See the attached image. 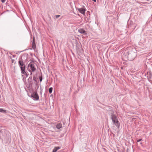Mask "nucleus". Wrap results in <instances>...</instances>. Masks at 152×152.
Masks as SVG:
<instances>
[{
	"label": "nucleus",
	"instance_id": "obj_1",
	"mask_svg": "<svg viewBox=\"0 0 152 152\" xmlns=\"http://www.w3.org/2000/svg\"><path fill=\"white\" fill-rule=\"evenodd\" d=\"M137 50L135 49H132L131 51L128 52V55L129 61H132L137 56Z\"/></svg>",
	"mask_w": 152,
	"mask_h": 152
},
{
	"label": "nucleus",
	"instance_id": "obj_2",
	"mask_svg": "<svg viewBox=\"0 0 152 152\" xmlns=\"http://www.w3.org/2000/svg\"><path fill=\"white\" fill-rule=\"evenodd\" d=\"M18 64L19 66L21 69V74H22L25 75L26 77H28V74L25 71L26 68L25 64H24L22 59L21 60H19L18 61Z\"/></svg>",
	"mask_w": 152,
	"mask_h": 152
},
{
	"label": "nucleus",
	"instance_id": "obj_3",
	"mask_svg": "<svg viewBox=\"0 0 152 152\" xmlns=\"http://www.w3.org/2000/svg\"><path fill=\"white\" fill-rule=\"evenodd\" d=\"M111 118L112 120L113 124H114L118 128H119L120 126V124L118 121L117 117L114 114V112H112Z\"/></svg>",
	"mask_w": 152,
	"mask_h": 152
},
{
	"label": "nucleus",
	"instance_id": "obj_4",
	"mask_svg": "<svg viewBox=\"0 0 152 152\" xmlns=\"http://www.w3.org/2000/svg\"><path fill=\"white\" fill-rule=\"evenodd\" d=\"M35 66L34 63L33 62H31L28 65V69H30L32 72H34L36 70Z\"/></svg>",
	"mask_w": 152,
	"mask_h": 152
},
{
	"label": "nucleus",
	"instance_id": "obj_5",
	"mask_svg": "<svg viewBox=\"0 0 152 152\" xmlns=\"http://www.w3.org/2000/svg\"><path fill=\"white\" fill-rule=\"evenodd\" d=\"M128 52H126L124 53L122 56V59L124 61H126L127 60H129V57L128 55Z\"/></svg>",
	"mask_w": 152,
	"mask_h": 152
},
{
	"label": "nucleus",
	"instance_id": "obj_6",
	"mask_svg": "<svg viewBox=\"0 0 152 152\" xmlns=\"http://www.w3.org/2000/svg\"><path fill=\"white\" fill-rule=\"evenodd\" d=\"M78 32L80 34H84L86 35L87 33L86 31H85L82 28H80L78 30Z\"/></svg>",
	"mask_w": 152,
	"mask_h": 152
},
{
	"label": "nucleus",
	"instance_id": "obj_7",
	"mask_svg": "<svg viewBox=\"0 0 152 152\" xmlns=\"http://www.w3.org/2000/svg\"><path fill=\"white\" fill-rule=\"evenodd\" d=\"M31 96L35 100H38L39 99V96L36 93H34Z\"/></svg>",
	"mask_w": 152,
	"mask_h": 152
},
{
	"label": "nucleus",
	"instance_id": "obj_8",
	"mask_svg": "<svg viewBox=\"0 0 152 152\" xmlns=\"http://www.w3.org/2000/svg\"><path fill=\"white\" fill-rule=\"evenodd\" d=\"M78 10L80 12V13L83 14H85L86 9L83 8H82L78 9Z\"/></svg>",
	"mask_w": 152,
	"mask_h": 152
},
{
	"label": "nucleus",
	"instance_id": "obj_9",
	"mask_svg": "<svg viewBox=\"0 0 152 152\" xmlns=\"http://www.w3.org/2000/svg\"><path fill=\"white\" fill-rule=\"evenodd\" d=\"M32 48L33 49H35L36 48V45L35 42L34 38H33V40Z\"/></svg>",
	"mask_w": 152,
	"mask_h": 152
},
{
	"label": "nucleus",
	"instance_id": "obj_10",
	"mask_svg": "<svg viewBox=\"0 0 152 152\" xmlns=\"http://www.w3.org/2000/svg\"><path fill=\"white\" fill-rule=\"evenodd\" d=\"M60 148L59 147H55L53 149V152H56L57 150L59 149Z\"/></svg>",
	"mask_w": 152,
	"mask_h": 152
},
{
	"label": "nucleus",
	"instance_id": "obj_11",
	"mask_svg": "<svg viewBox=\"0 0 152 152\" xmlns=\"http://www.w3.org/2000/svg\"><path fill=\"white\" fill-rule=\"evenodd\" d=\"M62 127V124L61 123H59L56 125V128L58 129H59Z\"/></svg>",
	"mask_w": 152,
	"mask_h": 152
},
{
	"label": "nucleus",
	"instance_id": "obj_12",
	"mask_svg": "<svg viewBox=\"0 0 152 152\" xmlns=\"http://www.w3.org/2000/svg\"><path fill=\"white\" fill-rule=\"evenodd\" d=\"M52 90H53V88L52 87L50 88H49V91L50 93H51L52 92Z\"/></svg>",
	"mask_w": 152,
	"mask_h": 152
},
{
	"label": "nucleus",
	"instance_id": "obj_13",
	"mask_svg": "<svg viewBox=\"0 0 152 152\" xmlns=\"http://www.w3.org/2000/svg\"><path fill=\"white\" fill-rule=\"evenodd\" d=\"M6 111V110H4L2 109H0V112H5Z\"/></svg>",
	"mask_w": 152,
	"mask_h": 152
},
{
	"label": "nucleus",
	"instance_id": "obj_14",
	"mask_svg": "<svg viewBox=\"0 0 152 152\" xmlns=\"http://www.w3.org/2000/svg\"><path fill=\"white\" fill-rule=\"evenodd\" d=\"M29 72H30V75H32V72L31 71V69H28V70Z\"/></svg>",
	"mask_w": 152,
	"mask_h": 152
},
{
	"label": "nucleus",
	"instance_id": "obj_15",
	"mask_svg": "<svg viewBox=\"0 0 152 152\" xmlns=\"http://www.w3.org/2000/svg\"><path fill=\"white\" fill-rule=\"evenodd\" d=\"M39 80L40 82H41L42 80V76L39 77Z\"/></svg>",
	"mask_w": 152,
	"mask_h": 152
},
{
	"label": "nucleus",
	"instance_id": "obj_16",
	"mask_svg": "<svg viewBox=\"0 0 152 152\" xmlns=\"http://www.w3.org/2000/svg\"><path fill=\"white\" fill-rule=\"evenodd\" d=\"M60 16V15H56V18H58Z\"/></svg>",
	"mask_w": 152,
	"mask_h": 152
},
{
	"label": "nucleus",
	"instance_id": "obj_17",
	"mask_svg": "<svg viewBox=\"0 0 152 152\" xmlns=\"http://www.w3.org/2000/svg\"><path fill=\"white\" fill-rule=\"evenodd\" d=\"M141 140H142V139H139V140H137V142H139Z\"/></svg>",
	"mask_w": 152,
	"mask_h": 152
},
{
	"label": "nucleus",
	"instance_id": "obj_18",
	"mask_svg": "<svg viewBox=\"0 0 152 152\" xmlns=\"http://www.w3.org/2000/svg\"><path fill=\"white\" fill-rule=\"evenodd\" d=\"M1 0V2L3 3H4L5 2V0Z\"/></svg>",
	"mask_w": 152,
	"mask_h": 152
},
{
	"label": "nucleus",
	"instance_id": "obj_19",
	"mask_svg": "<svg viewBox=\"0 0 152 152\" xmlns=\"http://www.w3.org/2000/svg\"><path fill=\"white\" fill-rule=\"evenodd\" d=\"M92 1H94V2H96V0H92Z\"/></svg>",
	"mask_w": 152,
	"mask_h": 152
},
{
	"label": "nucleus",
	"instance_id": "obj_20",
	"mask_svg": "<svg viewBox=\"0 0 152 152\" xmlns=\"http://www.w3.org/2000/svg\"><path fill=\"white\" fill-rule=\"evenodd\" d=\"M112 128L113 129H114V127H113Z\"/></svg>",
	"mask_w": 152,
	"mask_h": 152
},
{
	"label": "nucleus",
	"instance_id": "obj_21",
	"mask_svg": "<svg viewBox=\"0 0 152 152\" xmlns=\"http://www.w3.org/2000/svg\"><path fill=\"white\" fill-rule=\"evenodd\" d=\"M34 78H35L33 77V79H34V80H35V79H34Z\"/></svg>",
	"mask_w": 152,
	"mask_h": 152
},
{
	"label": "nucleus",
	"instance_id": "obj_22",
	"mask_svg": "<svg viewBox=\"0 0 152 152\" xmlns=\"http://www.w3.org/2000/svg\"><path fill=\"white\" fill-rule=\"evenodd\" d=\"M140 144H142V143L140 142Z\"/></svg>",
	"mask_w": 152,
	"mask_h": 152
}]
</instances>
